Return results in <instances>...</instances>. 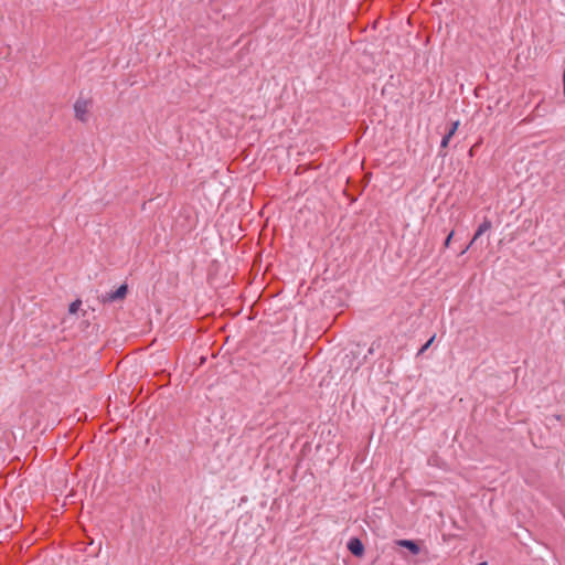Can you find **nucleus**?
<instances>
[{"instance_id": "nucleus-1", "label": "nucleus", "mask_w": 565, "mask_h": 565, "mask_svg": "<svg viewBox=\"0 0 565 565\" xmlns=\"http://www.w3.org/2000/svg\"><path fill=\"white\" fill-rule=\"evenodd\" d=\"M128 294V286L126 284L120 285L116 290L108 291L99 297L103 303H111L121 301Z\"/></svg>"}, {"instance_id": "nucleus-2", "label": "nucleus", "mask_w": 565, "mask_h": 565, "mask_svg": "<svg viewBox=\"0 0 565 565\" xmlns=\"http://www.w3.org/2000/svg\"><path fill=\"white\" fill-rule=\"evenodd\" d=\"M347 547L355 557H362L364 555V544L359 537H351L347 544Z\"/></svg>"}, {"instance_id": "nucleus-3", "label": "nucleus", "mask_w": 565, "mask_h": 565, "mask_svg": "<svg viewBox=\"0 0 565 565\" xmlns=\"http://www.w3.org/2000/svg\"><path fill=\"white\" fill-rule=\"evenodd\" d=\"M75 117L82 122L87 121L88 103L84 99H77L74 104Z\"/></svg>"}, {"instance_id": "nucleus-4", "label": "nucleus", "mask_w": 565, "mask_h": 565, "mask_svg": "<svg viewBox=\"0 0 565 565\" xmlns=\"http://www.w3.org/2000/svg\"><path fill=\"white\" fill-rule=\"evenodd\" d=\"M491 221L488 218H484L483 222L479 225L478 230L476 231L470 244L461 252L462 254L466 253V250L487 231L491 228Z\"/></svg>"}, {"instance_id": "nucleus-5", "label": "nucleus", "mask_w": 565, "mask_h": 565, "mask_svg": "<svg viewBox=\"0 0 565 565\" xmlns=\"http://www.w3.org/2000/svg\"><path fill=\"white\" fill-rule=\"evenodd\" d=\"M397 545L407 548L414 555L420 551L418 543L413 540H398Z\"/></svg>"}, {"instance_id": "nucleus-6", "label": "nucleus", "mask_w": 565, "mask_h": 565, "mask_svg": "<svg viewBox=\"0 0 565 565\" xmlns=\"http://www.w3.org/2000/svg\"><path fill=\"white\" fill-rule=\"evenodd\" d=\"M451 138H452V136H450L449 134H446V135L443 137L441 142H440V150H443V149H445V148H447V147H448L449 141H450V139H451ZM439 154H440V156H444V154L441 153V151H439Z\"/></svg>"}, {"instance_id": "nucleus-7", "label": "nucleus", "mask_w": 565, "mask_h": 565, "mask_svg": "<svg viewBox=\"0 0 565 565\" xmlns=\"http://www.w3.org/2000/svg\"><path fill=\"white\" fill-rule=\"evenodd\" d=\"M82 305V301L79 299L73 301L68 307L70 313H76Z\"/></svg>"}, {"instance_id": "nucleus-8", "label": "nucleus", "mask_w": 565, "mask_h": 565, "mask_svg": "<svg viewBox=\"0 0 565 565\" xmlns=\"http://www.w3.org/2000/svg\"><path fill=\"white\" fill-rule=\"evenodd\" d=\"M435 340V335H433L418 351V355L419 354H423L426 350H428V348L431 345V343L434 342Z\"/></svg>"}, {"instance_id": "nucleus-9", "label": "nucleus", "mask_w": 565, "mask_h": 565, "mask_svg": "<svg viewBox=\"0 0 565 565\" xmlns=\"http://www.w3.org/2000/svg\"><path fill=\"white\" fill-rule=\"evenodd\" d=\"M381 348V341L380 340H376V341H373L371 347L369 348V354H373L377 349Z\"/></svg>"}, {"instance_id": "nucleus-10", "label": "nucleus", "mask_w": 565, "mask_h": 565, "mask_svg": "<svg viewBox=\"0 0 565 565\" xmlns=\"http://www.w3.org/2000/svg\"><path fill=\"white\" fill-rule=\"evenodd\" d=\"M458 126H459V121H454L448 130L447 134H449L450 136H454L455 132L457 131L458 129Z\"/></svg>"}, {"instance_id": "nucleus-11", "label": "nucleus", "mask_w": 565, "mask_h": 565, "mask_svg": "<svg viewBox=\"0 0 565 565\" xmlns=\"http://www.w3.org/2000/svg\"><path fill=\"white\" fill-rule=\"evenodd\" d=\"M452 236H454V231H451V232L448 234V236L446 237V239H445V242H444V247H445V248L449 247Z\"/></svg>"}, {"instance_id": "nucleus-12", "label": "nucleus", "mask_w": 565, "mask_h": 565, "mask_svg": "<svg viewBox=\"0 0 565 565\" xmlns=\"http://www.w3.org/2000/svg\"><path fill=\"white\" fill-rule=\"evenodd\" d=\"M563 94L565 96V68H564V73H563Z\"/></svg>"}, {"instance_id": "nucleus-13", "label": "nucleus", "mask_w": 565, "mask_h": 565, "mask_svg": "<svg viewBox=\"0 0 565 565\" xmlns=\"http://www.w3.org/2000/svg\"><path fill=\"white\" fill-rule=\"evenodd\" d=\"M479 565H488L487 562H481Z\"/></svg>"}]
</instances>
